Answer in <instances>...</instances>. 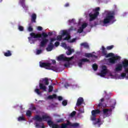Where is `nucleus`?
<instances>
[{"label":"nucleus","instance_id":"obj_25","mask_svg":"<svg viewBox=\"0 0 128 128\" xmlns=\"http://www.w3.org/2000/svg\"><path fill=\"white\" fill-rule=\"evenodd\" d=\"M85 56L86 58H93V56H94L95 58H96V56L90 54V53H86L85 54Z\"/></svg>","mask_w":128,"mask_h":128},{"label":"nucleus","instance_id":"obj_63","mask_svg":"<svg viewBox=\"0 0 128 128\" xmlns=\"http://www.w3.org/2000/svg\"><path fill=\"white\" fill-rule=\"evenodd\" d=\"M62 44L63 46H66V44L64 42H62Z\"/></svg>","mask_w":128,"mask_h":128},{"label":"nucleus","instance_id":"obj_50","mask_svg":"<svg viewBox=\"0 0 128 128\" xmlns=\"http://www.w3.org/2000/svg\"><path fill=\"white\" fill-rule=\"evenodd\" d=\"M26 2V0H20L19 4H24Z\"/></svg>","mask_w":128,"mask_h":128},{"label":"nucleus","instance_id":"obj_18","mask_svg":"<svg viewBox=\"0 0 128 128\" xmlns=\"http://www.w3.org/2000/svg\"><path fill=\"white\" fill-rule=\"evenodd\" d=\"M104 102V98H102L100 100V102L98 105V108H106V104H102V102Z\"/></svg>","mask_w":128,"mask_h":128},{"label":"nucleus","instance_id":"obj_2","mask_svg":"<svg viewBox=\"0 0 128 128\" xmlns=\"http://www.w3.org/2000/svg\"><path fill=\"white\" fill-rule=\"evenodd\" d=\"M114 11H108L106 12V16L103 20L104 24H114Z\"/></svg>","mask_w":128,"mask_h":128},{"label":"nucleus","instance_id":"obj_41","mask_svg":"<svg viewBox=\"0 0 128 128\" xmlns=\"http://www.w3.org/2000/svg\"><path fill=\"white\" fill-rule=\"evenodd\" d=\"M70 36H68V35L66 36L63 39V40H70Z\"/></svg>","mask_w":128,"mask_h":128},{"label":"nucleus","instance_id":"obj_45","mask_svg":"<svg viewBox=\"0 0 128 128\" xmlns=\"http://www.w3.org/2000/svg\"><path fill=\"white\" fill-rule=\"evenodd\" d=\"M22 6L24 8V10H28V6L26 5V4L24 3V4H22Z\"/></svg>","mask_w":128,"mask_h":128},{"label":"nucleus","instance_id":"obj_3","mask_svg":"<svg viewBox=\"0 0 128 128\" xmlns=\"http://www.w3.org/2000/svg\"><path fill=\"white\" fill-rule=\"evenodd\" d=\"M92 115L90 116V120H92V122L95 121V122H93V124L94 126H96V124H99V122H100V119L98 118V120L96 121V115L98 114H100V110L97 109L96 110H92L91 112Z\"/></svg>","mask_w":128,"mask_h":128},{"label":"nucleus","instance_id":"obj_16","mask_svg":"<svg viewBox=\"0 0 128 128\" xmlns=\"http://www.w3.org/2000/svg\"><path fill=\"white\" fill-rule=\"evenodd\" d=\"M84 98H82V97H80L79 98H78L76 104V106H82V104H84Z\"/></svg>","mask_w":128,"mask_h":128},{"label":"nucleus","instance_id":"obj_26","mask_svg":"<svg viewBox=\"0 0 128 128\" xmlns=\"http://www.w3.org/2000/svg\"><path fill=\"white\" fill-rule=\"evenodd\" d=\"M47 124L48 126H53L54 124H54V122L52 121V120H49L48 121Z\"/></svg>","mask_w":128,"mask_h":128},{"label":"nucleus","instance_id":"obj_11","mask_svg":"<svg viewBox=\"0 0 128 128\" xmlns=\"http://www.w3.org/2000/svg\"><path fill=\"white\" fill-rule=\"evenodd\" d=\"M120 60V56H112L108 59V62L112 64H114L118 62V60Z\"/></svg>","mask_w":128,"mask_h":128},{"label":"nucleus","instance_id":"obj_27","mask_svg":"<svg viewBox=\"0 0 128 128\" xmlns=\"http://www.w3.org/2000/svg\"><path fill=\"white\" fill-rule=\"evenodd\" d=\"M72 52H74L73 49H68V51L66 52V54H67V56H70V54H72Z\"/></svg>","mask_w":128,"mask_h":128},{"label":"nucleus","instance_id":"obj_36","mask_svg":"<svg viewBox=\"0 0 128 128\" xmlns=\"http://www.w3.org/2000/svg\"><path fill=\"white\" fill-rule=\"evenodd\" d=\"M62 104L64 106H66L68 104V100H64L62 102Z\"/></svg>","mask_w":128,"mask_h":128},{"label":"nucleus","instance_id":"obj_19","mask_svg":"<svg viewBox=\"0 0 128 128\" xmlns=\"http://www.w3.org/2000/svg\"><path fill=\"white\" fill-rule=\"evenodd\" d=\"M54 44L50 42L48 46V47L46 48V50H47V52H52L54 48Z\"/></svg>","mask_w":128,"mask_h":128},{"label":"nucleus","instance_id":"obj_6","mask_svg":"<svg viewBox=\"0 0 128 128\" xmlns=\"http://www.w3.org/2000/svg\"><path fill=\"white\" fill-rule=\"evenodd\" d=\"M34 120H36V122H42V120L44 122H46V120H50V116H48L46 115H44L42 117H40V115H36L32 118Z\"/></svg>","mask_w":128,"mask_h":128},{"label":"nucleus","instance_id":"obj_37","mask_svg":"<svg viewBox=\"0 0 128 128\" xmlns=\"http://www.w3.org/2000/svg\"><path fill=\"white\" fill-rule=\"evenodd\" d=\"M82 32H84V30L82 29V27H80L78 29L77 32H78L79 34H82Z\"/></svg>","mask_w":128,"mask_h":128},{"label":"nucleus","instance_id":"obj_59","mask_svg":"<svg viewBox=\"0 0 128 128\" xmlns=\"http://www.w3.org/2000/svg\"><path fill=\"white\" fill-rule=\"evenodd\" d=\"M48 36H52V32H48Z\"/></svg>","mask_w":128,"mask_h":128},{"label":"nucleus","instance_id":"obj_22","mask_svg":"<svg viewBox=\"0 0 128 128\" xmlns=\"http://www.w3.org/2000/svg\"><path fill=\"white\" fill-rule=\"evenodd\" d=\"M110 104H112V108H114V106H116V102L115 100H110Z\"/></svg>","mask_w":128,"mask_h":128},{"label":"nucleus","instance_id":"obj_51","mask_svg":"<svg viewBox=\"0 0 128 128\" xmlns=\"http://www.w3.org/2000/svg\"><path fill=\"white\" fill-rule=\"evenodd\" d=\"M52 128H60L58 124H54Z\"/></svg>","mask_w":128,"mask_h":128},{"label":"nucleus","instance_id":"obj_54","mask_svg":"<svg viewBox=\"0 0 128 128\" xmlns=\"http://www.w3.org/2000/svg\"><path fill=\"white\" fill-rule=\"evenodd\" d=\"M37 30H42V27L40 26H38L37 28Z\"/></svg>","mask_w":128,"mask_h":128},{"label":"nucleus","instance_id":"obj_13","mask_svg":"<svg viewBox=\"0 0 128 128\" xmlns=\"http://www.w3.org/2000/svg\"><path fill=\"white\" fill-rule=\"evenodd\" d=\"M108 74V69L106 68V66H103L102 67V70L100 72L99 74L100 76L104 78L106 76V75Z\"/></svg>","mask_w":128,"mask_h":128},{"label":"nucleus","instance_id":"obj_5","mask_svg":"<svg viewBox=\"0 0 128 128\" xmlns=\"http://www.w3.org/2000/svg\"><path fill=\"white\" fill-rule=\"evenodd\" d=\"M100 7L96 8L94 10V14L90 13L89 14V16H90V19L89 20L90 22H92V20H94L98 16V15L100 14Z\"/></svg>","mask_w":128,"mask_h":128},{"label":"nucleus","instance_id":"obj_52","mask_svg":"<svg viewBox=\"0 0 128 128\" xmlns=\"http://www.w3.org/2000/svg\"><path fill=\"white\" fill-rule=\"evenodd\" d=\"M29 110H36V108L35 106H32V108H30Z\"/></svg>","mask_w":128,"mask_h":128},{"label":"nucleus","instance_id":"obj_49","mask_svg":"<svg viewBox=\"0 0 128 128\" xmlns=\"http://www.w3.org/2000/svg\"><path fill=\"white\" fill-rule=\"evenodd\" d=\"M121 76L122 78H126V72L121 74Z\"/></svg>","mask_w":128,"mask_h":128},{"label":"nucleus","instance_id":"obj_38","mask_svg":"<svg viewBox=\"0 0 128 128\" xmlns=\"http://www.w3.org/2000/svg\"><path fill=\"white\" fill-rule=\"evenodd\" d=\"M76 111H73L70 114V116L71 118H74L76 116Z\"/></svg>","mask_w":128,"mask_h":128},{"label":"nucleus","instance_id":"obj_31","mask_svg":"<svg viewBox=\"0 0 128 128\" xmlns=\"http://www.w3.org/2000/svg\"><path fill=\"white\" fill-rule=\"evenodd\" d=\"M62 40V35H59L56 36V40H58V42H60Z\"/></svg>","mask_w":128,"mask_h":128},{"label":"nucleus","instance_id":"obj_17","mask_svg":"<svg viewBox=\"0 0 128 128\" xmlns=\"http://www.w3.org/2000/svg\"><path fill=\"white\" fill-rule=\"evenodd\" d=\"M123 68L122 64H118L115 68V72H122Z\"/></svg>","mask_w":128,"mask_h":128},{"label":"nucleus","instance_id":"obj_57","mask_svg":"<svg viewBox=\"0 0 128 128\" xmlns=\"http://www.w3.org/2000/svg\"><path fill=\"white\" fill-rule=\"evenodd\" d=\"M36 128H40V125L38 123H36Z\"/></svg>","mask_w":128,"mask_h":128},{"label":"nucleus","instance_id":"obj_61","mask_svg":"<svg viewBox=\"0 0 128 128\" xmlns=\"http://www.w3.org/2000/svg\"><path fill=\"white\" fill-rule=\"evenodd\" d=\"M52 62L53 64H56V60H52Z\"/></svg>","mask_w":128,"mask_h":128},{"label":"nucleus","instance_id":"obj_15","mask_svg":"<svg viewBox=\"0 0 128 128\" xmlns=\"http://www.w3.org/2000/svg\"><path fill=\"white\" fill-rule=\"evenodd\" d=\"M84 62H90V60L86 58H82L80 60V62H78V66L80 68H82Z\"/></svg>","mask_w":128,"mask_h":128},{"label":"nucleus","instance_id":"obj_32","mask_svg":"<svg viewBox=\"0 0 128 128\" xmlns=\"http://www.w3.org/2000/svg\"><path fill=\"white\" fill-rule=\"evenodd\" d=\"M98 65L96 64H93L92 68L94 70H98Z\"/></svg>","mask_w":128,"mask_h":128},{"label":"nucleus","instance_id":"obj_40","mask_svg":"<svg viewBox=\"0 0 128 128\" xmlns=\"http://www.w3.org/2000/svg\"><path fill=\"white\" fill-rule=\"evenodd\" d=\"M88 26V24L86 23H84L82 25L81 28L84 30V28H86Z\"/></svg>","mask_w":128,"mask_h":128},{"label":"nucleus","instance_id":"obj_7","mask_svg":"<svg viewBox=\"0 0 128 128\" xmlns=\"http://www.w3.org/2000/svg\"><path fill=\"white\" fill-rule=\"evenodd\" d=\"M68 126H70L71 128H78L80 126V124L78 123L72 124L70 121L67 120V123L62 124L61 125V128H66Z\"/></svg>","mask_w":128,"mask_h":128},{"label":"nucleus","instance_id":"obj_9","mask_svg":"<svg viewBox=\"0 0 128 128\" xmlns=\"http://www.w3.org/2000/svg\"><path fill=\"white\" fill-rule=\"evenodd\" d=\"M103 112V118H108L112 115V108H104L102 110Z\"/></svg>","mask_w":128,"mask_h":128},{"label":"nucleus","instance_id":"obj_28","mask_svg":"<svg viewBox=\"0 0 128 128\" xmlns=\"http://www.w3.org/2000/svg\"><path fill=\"white\" fill-rule=\"evenodd\" d=\"M62 32V33L61 34L62 36H68V31L66 30H63Z\"/></svg>","mask_w":128,"mask_h":128},{"label":"nucleus","instance_id":"obj_20","mask_svg":"<svg viewBox=\"0 0 128 128\" xmlns=\"http://www.w3.org/2000/svg\"><path fill=\"white\" fill-rule=\"evenodd\" d=\"M36 14L34 13L31 16V22H36Z\"/></svg>","mask_w":128,"mask_h":128},{"label":"nucleus","instance_id":"obj_44","mask_svg":"<svg viewBox=\"0 0 128 128\" xmlns=\"http://www.w3.org/2000/svg\"><path fill=\"white\" fill-rule=\"evenodd\" d=\"M64 119L60 118L56 120V122L60 124V122H64Z\"/></svg>","mask_w":128,"mask_h":128},{"label":"nucleus","instance_id":"obj_64","mask_svg":"<svg viewBox=\"0 0 128 128\" xmlns=\"http://www.w3.org/2000/svg\"><path fill=\"white\" fill-rule=\"evenodd\" d=\"M41 128H44V124H42V126H41Z\"/></svg>","mask_w":128,"mask_h":128},{"label":"nucleus","instance_id":"obj_4","mask_svg":"<svg viewBox=\"0 0 128 128\" xmlns=\"http://www.w3.org/2000/svg\"><path fill=\"white\" fill-rule=\"evenodd\" d=\"M50 84V82H48V78H42L40 81L39 87L40 90H42L44 92H46V86Z\"/></svg>","mask_w":128,"mask_h":128},{"label":"nucleus","instance_id":"obj_58","mask_svg":"<svg viewBox=\"0 0 128 128\" xmlns=\"http://www.w3.org/2000/svg\"><path fill=\"white\" fill-rule=\"evenodd\" d=\"M58 100H62V96H58Z\"/></svg>","mask_w":128,"mask_h":128},{"label":"nucleus","instance_id":"obj_39","mask_svg":"<svg viewBox=\"0 0 128 128\" xmlns=\"http://www.w3.org/2000/svg\"><path fill=\"white\" fill-rule=\"evenodd\" d=\"M112 48H114V45H112L110 46H108L106 47V50H112Z\"/></svg>","mask_w":128,"mask_h":128},{"label":"nucleus","instance_id":"obj_23","mask_svg":"<svg viewBox=\"0 0 128 128\" xmlns=\"http://www.w3.org/2000/svg\"><path fill=\"white\" fill-rule=\"evenodd\" d=\"M48 100H53V98H56V94H53L52 95H49L48 96Z\"/></svg>","mask_w":128,"mask_h":128},{"label":"nucleus","instance_id":"obj_10","mask_svg":"<svg viewBox=\"0 0 128 128\" xmlns=\"http://www.w3.org/2000/svg\"><path fill=\"white\" fill-rule=\"evenodd\" d=\"M102 56H106V58H110L111 56H114V54L112 52L108 54V51H106V48H104V46H102Z\"/></svg>","mask_w":128,"mask_h":128},{"label":"nucleus","instance_id":"obj_47","mask_svg":"<svg viewBox=\"0 0 128 128\" xmlns=\"http://www.w3.org/2000/svg\"><path fill=\"white\" fill-rule=\"evenodd\" d=\"M78 112L81 114H84V108H80L78 110Z\"/></svg>","mask_w":128,"mask_h":128},{"label":"nucleus","instance_id":"obj_34","mask_svg":"<svg viewBox=\"0 0 128 128\" xmlns=\"http://www.w3.org/2000/svg\"><path fill=\"white\" fill-rule=\"evenodd\" d=\"M18 30L20 31V32H24V26H18Z\"/></svg>","mask_w":128,"mask_h":128},{"label":"nucleus","instance_id":"obj_46","mask_svg":"<svg viewBox=\"0 0 128 128\" xmlns=\"http://www.w3.org/2000/svg\"><path fill=\"white\" fill-rule=\"evenodd\" d=\"M74 22H76V20L74 18L68 20V22H70V24H74Z\"/></svg>","mask_w":128,"mask_h":128},{"label":"nucleus","instance_id":"obj_60","mask_svg":"<svg viewBox=\"0 0 128 128\" xmlns=\"http://www.w3.org/2000/svg\"><path fill=\"white\" fill-rule=\"evenodd\" d=\"M64 6L66 8H68V6H70V4L68 3H66V4H64Z\"/></svg>","mask_w":128,"mask_h":128},{"label":"nucleus","instance_id":"obj_56","mask_svg":"<svg viewBox=\"0 0 128 128\" xmlns=\"http://www.w3.org/2000/svg\"><path fill=\"white\" fill-rule=\"evenodd\" d=\"M55 46H60V42H55Z\"/></svg>","mask_w":128,"mask_h":128},{"label":"nucleus","instance_id":"obj_55","mask_svg":"<svg viewBox=\"0 0 128 128\" xmlns=\"http://www.w3.org/2000/svg\"><path fill=\"white\" fill-rule=\"evenodd\" d=\"M68 86H70V84H68V83H66L64 84V87L66 88H68Z\"/></svg>","mask_w":128,"mask_h":128},{"label":"nucleus","instance_id":"obj_1","mask_svg":"<svg viewBox=\"0 0 128 128\" xmlns=\"http://www.w3.org/2000/svg\"><path fill=\"white\" fill-rule=\"evenodd\" d=\"M30 37H28L29 42L32 40V38H42V40L40 42L39 46L40 48H44L46 45V44L48 42V40L46 38H48V34L44 32L42 34H36L34 32L30 34Z\"/></svg>","mask_w":128,"mask_h":128},{"label":"nucleus","instance_id":"obj_35","mask_svg":"<svg viewBox=\"0 0 128 128\" xmlns=\"http://www.w3.org/2000/svg\"><path fill=\"white\" fill-rule=\"evenodd\" d=\"M70 63L68 61L64 64V66L66 68H70Z\"/></svg>","mask_w":128,"mask_h":128},{"label":"nucleus","instance_id":"obj_29","mask_svg":"<svg viewBox=\"0 0 128 128\" xmlns=\"http://www.w3.org/2000/svg\"><path fill=\"white\" fill-rule=\"evenodd\" d=\"M18 122H22L24 120H26V118L24 116H19L18 118Z\"/></svg>","mask_w":128,"mask_h":128},{"label":"nucleus","instance_id":"obj_14","mask_svg":"<svg viewBox=\"0 0 128 128\" xmlns=\"http://www.w3.org/2000/svg\"><path fill=\"white\" fill-rule=\"evenodd\" d=\"M122 66L124 68V70L125 72L128 74V60H124L122 62Z\"/></svg>","mask_w":128,"mask_h":128},{"label":"nucleus","instance_id":"obj_8","mask_svg":"<svg viewBox=\"0 0 128 128\" xmlns=\"http://www.w3.org/2000/svg\"><path fill=\"white\" fill-rule=\"evenodd\" d=\"M40 68H44L46 70H54V66H52V64L50 62H42L40 63Z\"/></svg>","mask_w":128,"mask_h":128},{"label":"nucleus","instance_id":"obj_30","mask_svg":"<svg viewBox=\"0 0 128 128\" xmlns=\"http://www.w3.org/2000/svg\"><path fill=\"white\" fill-rule=\"evenodd\" d=\"M26 115L27 116L30 117L32 116V111L28 110L26 112Z\"/></svg>","mask_w":128,"mask_h":128},{"label":"nucleus","instance_id":"obj_12","mask_svg":"<svg viewBox=\"0 0 128 128\" xmlns=\"http://www.w3.org/2000/svg\"><path fill=\"white\" fill-rule=\"evenodd\" d=\"M74 58V56L71 58L64 57V54H61L58 57V60L60 61L63 60L64 62H70V60H72Z\"/></svg>","mask_w":128,"mask_h":128},{"label":"nucleus","instance_id":"obj_42","mask_svg":"<svg viewBox=\"0 0 128 128\" xmlns=\"http://www.w3.org/2000/svg\"><path fill=\"white\" fill-rule=\"evenodd\" d=\"M28 32H32V30H34V28L31 26H29L28 28Z\"/></svg>","mask_w":128,"mask_h":128},{"label":"nucleus","instance_id":"obj_43","mask_svg":"<svg viewBox=\"0 0 128 128\" xmlns=\"http://www.w3.org/2000/svg\"><path fill=\"white\" fill-rule=\"evenodd\" d=\"M42 52V50H37L36 54H40Z\"/></svg>","mask_w":128,"mask_h":128},{"label":"nucleus","instance_id":"obj_53","mask_svg":"<svg viewBox=\"0 0 128 128\" xmlns=\"http://www.w3.org/2000/svg\"><path fill=\"white\" fill-rule=\"evenodd\" d=\"M55 40H56V39L54 38H52L50 39V42H51V44H52V42H54Z\"/></svg>","mask_w":128,"mask_h":128},{"label":"nucleus","instance_id":"obj_62","mask_svg":"<svg viewBox=\"0 0 128 128\" xmlns=\"http://www.w3.org/2000/svg\"><path fill=\"white\" fill-rule=\"evenodd\" d=\"M76 42V38L72 39V40L70 42Z\"/></svg>","mask_w":128,"mask_h":128},{"label":"nucleus","instance_id":"obj_21","mask_svg":"<svg viewBox=\"0 0 128 128\" xmlns=\"http://www.w3.org/2000/svg\"><path fill=\"white\" fill-rule=\"evenodd\" d=\"M81 46H84L85 48H90V46L86 42H83L80 44Z\"/></svg>","mask_w":128,"mask_h":128},{"label":"nucleus","instance_id":"obj_24","mask_svg":"<svg viewBox=\"0 0 128 128\" xmlns=\"http://www.w3.org/2000/svg\"><path fill=\"white\" fill-rule=\"evenodd\" d=\"M12 54V52H10V50H8L6 52H4V56H10Z\"/></svg>","mask_w":128,"mask_h":128},{"label":"nucleus","instance_id":"obj_33","mask_svg":"<svg viewBox=\"0 0 128 128\" xmlns=\"http://www.w3.org/2000/svg\"><path fill=\"white\" fill-rule=\"evenodd\" d=\"M48 88V92H52L54 90V87L52 86H49Z\"/></svg>","mask_w":128,"mask_h":128},{"label":"nucleus","instance_id":"obj_48","mask_svg":"<svg viewBox=\"0 0 128 128\" xmlns=\"http://www.w3.org/2000/svg\"><path fill=\"white\" fill-rule=\"evenodd\" d=\"M35 92H36L38 94H41L40 91V89L36 88L35 90Z\"/></svg>","mask_w":128,"mask_h":128}]
</instances>
